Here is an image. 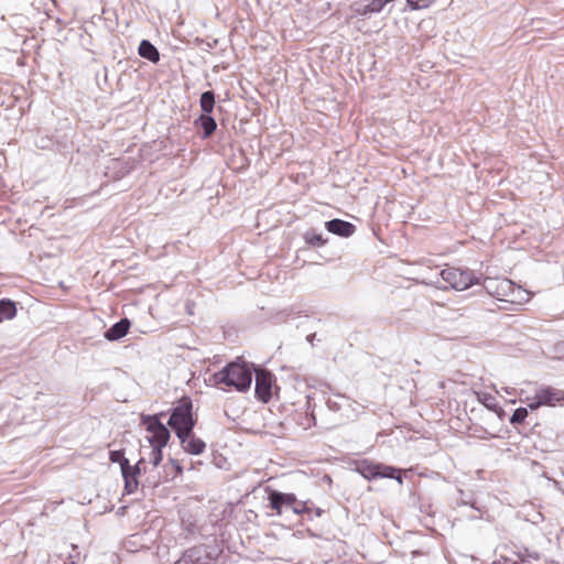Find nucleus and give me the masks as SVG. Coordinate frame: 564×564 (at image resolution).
I'll return each mask as SVG.
<instances>
[{
  "instance_id": "obj_10",
  "label": "nucleus",
  "mask_w": 564,
  "mask_h": 564,
  "mask_svg": "<svg viewBox=\"0 0 564 564\" xmlns=\"http://www.w3.org/2000/svg\"><path fill=\"white\" fill-rule=\"evenodd\" d=\"M216 556L205 545L187 550L174 564H214Z\"/></svg>"
},
{
  "instance_id": "obj_22",
  "label": "nucleus",
  "mask_w": 564,
  "mask_h": 564,
  "mask_svg": "<svg viewBox=\"0 0 564 564\" xmlns=\"http://www.w3.org/2000/svg\"><path fill=\"white\" fill-rule=\"evenodd\" d=\"M109 459L112 463H118L120 465V468L126 469L128 468V465L130 464L129 460L124 457L123 451H111L109 453Z\"/></svg>"
},
{
  "instance_id": "obj_25",
  "label": "nucleus",
  "mask_w": 564,
  "mask_h": 564,
  "mask_svg": "<svg viewBox=\"0 0 564 564\" xmlns=\"http://www.w3.org/2000/svg\"><path fill=\"white\" fill-rule=\"evenodd\" d=\"M528 416V410L525 408H518L512 416L510 417V423L511 424H519V423H523L524 420L527 419Z\"/></svg>"
},
{
  "instance_id": "obj_1",
  "label": "nucleus",
  "mask_w": 564,
  "mask_h": 564,
  "mask_svg": "<svg viewBox=\"0 0 564 564\" xmlns=\"http://www.w3.org/2000/svg\"><path fill=\"white\" fill-rule=\"evenodd\" d=\"M214 387L223 391L246 392L250 389L252 382V372L250 367L241 360H235L226 365L223 369L210 377Z\"/></svg>"
},
{
  "instance_id": "obj_19",
  "label": "nucleus",
  "mask_w": 564,
  "mask_h": 564,
  "mask_svg": "<svg viewBox=\"0 0 564 564\" xmlns=\"http://www.w3.org/2000/svg\"><path fill=\"white\" fill-rule=\"evenodd\" d=\"M199 104L205 115L212 113L215 107V94L210 90L203 93Z\"/></svg>"
},
{
  "instance_id": "obj_27",
  "label": "nucleus",
  "mask_w": 564,
  "mask_h": 564,
  "mask_svg": "<svg viewBox=\"0 0 564 564\" xmlns=\"http://www.w3.org/2000/svg\"><path fill=\"white\" fill-rule=\"evenodd\" d=\"M171 464L173 465L174 469H175V475L178 476V475H182L183 473V468L182 466L180 465V463L175 459H171Z\"/></svg>"
},
{
  "instance_id": "obj_23",
  "label": "nucleus",
  "mask_w": 564,
  "mask_h": 564,
  "mask_svg": "<svg viewBox=\"0 0 564 564\" xmlns=\"http://www.w3.org/2000/svg\"><path fill=\"white\" fill-rule=\"evenodd\" d=\"M152 451L150 452V463L153 467H158L163 459V448L165 446H151Z\"/></svg>"
},
{
  "instance_id": "obj_21",
  "label": "nucleus",
  "mask_w": 564,
  "mask_h": 564,
  "mask_svg": "<svg viewBox=\"0 0 564 564\" xmlns=\"http://www.w3.org/2000/svg\"><path fill=\"white\" fill-rule=\"evenodd\" d=\"M304 240L307 245L313 247H321L326 243V239L323 238L322 234L308 230L304 234Z\"/></svg>"
},
{
  "instance_id": "obj_13",
  "label": "nucleus",
  "mask_w": 564,
  "mask_h": 564,
  "mask_svg": "<svg viewBox=\"0 0 564 564\" xmlns=\"http://www.w3.org/2000/svg\"><path fill=\"white\" fill-rule=\"evenodd\" d=\"M326 229L337 236L348 238L356 231L355 225L341 219H333L325 224Z\"/></svg>"
},
{
  "instance_id": "obj_3",
  "label": "nucleus",
  "mask_w": 564,
  "mask_h": 564,
  "mask_svg": "<svg viewBox=\"0 0 564 564\" xmlns=\"http://www.w3.org/2000/svg\"><path fill=\"white\" fill-rule=\"evenodd\" d=\"M355 470L368 480L376 478H392L399 484L403 482L400 469L371 459H361L356 462Z\"/></svg>"
},
{
  "instance_id": "obj_2",
  "label": "nucleus",
  "mask_w": 564,
  "mask_h": 564,
  "mask_svg": "<svg viewBox=\"0 0 564 564\" xmlns=\"http://www.w3.org/2000/svg\"><path fill=\"white\" fill-rule=\"evenodd\" d=\"M197 417L193 413V402L189 397H182L172 410L167 424L175 435L193 431Z\"/></svg>"
},
{
  "instance_id": "obj_6",
  "label": "nucleus",
  "mask_w": 564,
  "mask_h": 564,
  "mask_svg": "<svg viewBox=\"0 0 564 564\" xmlns=\"http://www.w3.org/2000/svg\"><path fill=\"white\" fill-rule=\"evenodd\" d=\"M441 276L451 288L455 290H466L477 282L474 272L469 269L447 267L441 271Z\"/></svg>"
},
{
  "instance_id": "obj_28",
  "label": "nucleus",
  "mask_w": 564,
  "mask_h": 564,
  "mask_svg": "<svg viewBox=\"0 0 564 564\" xmlns=\"http://www.w3.org/2000/svg\"><path fill=\"white\" fill-rule=\"evenodd\" d=\"M497 564H517V563H514V562L513 563H509L508 561H505L502 563H497Z\"/></svg>"
},
{
  "instance_id": "obj_18",
  "label": "nucleus",
  "mask_w": 564,
  "mask_h": 564,
  "mask_svg": "<svg viewBox=\"0 0 564 564\" xmlns=\"http://www.w3.org/2000/svg\"><path fill=\"white\" fill-rule=\"evenodd\" d=\"M477 400L489 410H496L498 408V400L495 394L486 391L475 392Z\"/></svg>"
},
{
  "instance_id": "obj_15",
  "label": "nucleus",
  "mask_w": 564,
  "mask_h": 564,
  "mask_svg": "<svg viewBox=\"0 0 564 564\" xmlns=\"http://www.w3.org/2000/svg\"><path fill=\"white\" fill-rule=\"evenodd\" d=\"M129 328H130L129 319L123 318V319L119 321L118 323H116L115 325H112L106 332L105 337L111 341L118 340L128 334Z\"/></svg>"
},
{
  "instance_id": "obj_4",
  "label": "nucleus",
  "mask_w": 564,
  "mask_h": 564,
  "mask_svg": "<svg viewBox=\"0 0 564 564\" xmlns=\"http://www.w3.org/2000/svg\"><path fill=\"white\" fill-rule=\"evenodd\" d=\"M269 507L276 516H281L283 508H290L296 514H303L307 509L306 501H300L292 492H281L273 489L268 490Z\"/></svg>"
},
{
  "instance_id": "obj_26",
  "label": "nucleus",
  "mask_w": 564,
  "mask_h": 564,
  "mask_svg": "<svg viewBox=\"0 0 564 564\" xmlns=\"http://www.w3.org/2000/svg\"><path fill=\"white\" fill-rule=\"evenodd\" d=\"M322 510L319 508H312L307 505V509L304 511L303 514H308V516H312L313 513L317 517H321L322 516Z\"/></svg>"
},
{
  "instance_id": "obj_11",
  "label": "nucleus",
  "mask_w": 564,
  "mask_h": 564,
  "mask_svg": "<svg viewBox=\"0 0 564 564\" xmlns=\"http://www.w3.org/2000/svg\"><path fill=\"white\" fill-rule=\"evenodd\" d=\"M180 440L182 448L192 455H199L204 453L206 444L203 440L197 437L193 431L185 432V434L176 435Z\"/></svg>"
},
{
  "instance_id": "obj_9",
  "label": "nucleus",
  "mask_w": 564,
  "mask_h": 564,
  "mask_svg": "<svg viewBox=\"0 0 564 564\" xmlns=\"http://www.w3.org/2000/svg\"><path fill=\"white\" fill-rule=\"evenodd\" d=\"M274 388H276L275 378L270 371L264 369L256 371L254 393L259 401L268 403L272 399Z\"/></svg>"
},
{
  "instance_id": "obj_14",
  "label": "nucleus",
  "mask_w": 564,
  "mask_h": 564,
  "mask_svg": "<svg viewBox=\"0 0 564 564\" xmlns=\"http://www.w3.org/2000/svg\"><path fill=\"white\" fill-rule=\"evenodd\" d=\"M394 0H370L369 3L354 9L356 15L366 17L373 13H379L387 4Z\"/></svg>"
},
{
  "instance_id": "obj_5",
  "label": "nucleus",
  "mask_w": 564,
  "mask_h": 564,
  "mask_svg": "<svg viewBox=\"0 0 564 564\" xmlns=\"http://www.w3.org/2000/svg\"><path fill=\"white\" fill-rule=\"evenodd\" d=\"M525 401L531 411L541 406L564 405V391L553 387H543L533 397L527 398Z\"/></svg>"
},
{
  "instance_id": "obj_17",
  "label": "nucleus",
  "mask_w": 564,
  "mask_h": 564,
  "mask_svg": "<svg viewBox=\"0 0 564 564\" xmlns=\"http://www.w3.org/2000/svg\"><path fill=\"white\" fill-rule=\"evenodd\" d=\"M17 314L15 304L9 300L0 301V324L7 319H11Z\"/></svg>"
},
{
  "instance_id": "obj_12",
  "label": "nucleus",
  "mask_w": 564,
  "mask_h": 564,
  "mask_svg": "<svg viewBox=\"0 0 564 564\" xmlns=\"http://www.w3.org/2000/svg\"><path fill=\"white\" fill-rule=\"evenodd\" d=\"M144 463V459L141 458L134 466L129 464L127 469L126 467L121 469V474L124 479V490L127 494H133L137 491L139 486L138 475L140 474Z\"/></svg>"
},
{
  "instance_id": "obj_20",
  "label": "nucleus",
  "mask_w": 564,
  "mask_h": 564,
  "mask_svg": "<svg viewBox=\"0 0 564 564\" xmlns=\"http://www.w3.org/2000/svg\"><path fill=\"white\" fill-rule=\"evenodd\" d=\"M199 123L204 130L205 138L210 137L217 128L216 121L209 115H202Z\"/></svg>"
},
{
  "instance_id": "obj_24",
  "label": "nucleus",
  "mask_w": 564,
  "mask_h": 564,
  "mask_svg": "<svg viewBox=\"0 0 564 564\" xmlns=\"http://www.w3.org/2000/svg\"><path fill=\"white\" fill-rule=\"evenodd\" d=\"M435 2L436 0H406L408 6L413 11L427 9Z\"/></svg>"
},
{
  "instance_id": "obj_8",
  "label": "nucleus",
  "mask_w": 564,
  "mask_h": 564,
  "mask_svg": "<svg viewBox=\"0 0 564 564\" xmlns=\"http://www.w3.org/2000/svg\"><path fill=\"white\" fill-rule=\"evenodd\" d=\"M494 294L498 300L509 303H522L529 300L528 293L520 286H516L513 282L508 279H502L497 282Z\"/></svg>"
},
{
  "instance_id": "obj_16",
  "label": "nucleus",
  "mask_w": 564,
  "mask_h": 564,
  "mask_svg": "<svg viewBox=\"0 0 564 564\" xmlns=\"http://www.w3.org/2000/svg\"><path fill=\"white\" fill-rule=\"evenodd\" d=\"M139 54L141 57L149 59L150 62L156 63L160 59V53L156 47L149 41L143 40L139 45Z\"/></svg>"
},
{
  "instance_id": "obj_7",
  "label": "nucleus",
  "mask_w": 564,
  "mask_h": 564,
  "mask_svg": "<svg viewBox=\"0 0 564 564\" xmlns=\"http://www.w3.org/2000/svg\"><path fill=\"white\" fill-rule=\"evenodd\" d=\"M147 431V441L151 446H166L171 434L165 425L161 423L158 415L147 416L142 420Z\"/></svg>"
}]
</instances>
